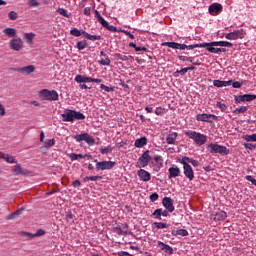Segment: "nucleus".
I'll return each instance as SVG.
<instances>
[{"label":"nucleus","instance_id":"13","mask_svg":"<svg viewBox=\"0 0 256 256\" xmlns=\"http://www.w3.org/2000/svg\"><path fill=\"white\" fill-rule=\"evenodd\" d=\"M184 175L189 179V181H193L195 179V173L193 172V168L188 163L184 162Z\"/></svg>","mask_w":256,"mask_h":256},{"label":"nucleus","instance_id":"38","mask_svg":"<svg viewBox=\"0 0 256 256\" xmlns=\"http://www.w3.org/2000/svg\"><path fill=\"white\" fill-rule=\"evenodd\" d=\"M8 17L11 21H17L18 17H19V14H17V12L15 11H11L9 14H8Z\"/></svg>","mask_w":256,"mask_h":256},{"label":"nucleus","instance_id":"51","mask_svg":"<svg viewBox=\"0 0 256 256\" xmlns=\"http://www.w3.org/2000/svg\"><path fill=\"white\" fill-rule=\"evenodd\" d=\"M154 161L157 165H163V158L161 156H155Z\"/></svg>","mask_w":256,"mask_h":256},{"label":"nucleus","instance_id":"10","mask_svg":"<svg viewBox=\"0 0 256 256\" xmlns=\"http://www.w3.org/2000/svg\"><path fill=\"white\" fill-rule=\"evenodd\" d=\"M197 47H205L207 49V51H209L210 53H215L216 45H213V42L189 45V49H196Z\"/></svg>","mask_w":256,"mask_h":256},{"label":"nucleus","instance_id":"56","mask_svg":"<svg viewBox=\"0 0 256 256\" xmlns=\"http://www.w3.org/2000/svg\"><path fill=\"white\" fill-rule=\"evenodd\" d=\"M106 29H108V31H111L112 33H117V27L115 26H111L108 24V26H106Z\"/></svg>","mask_w":256,"mask_h":256},{"label":"nucleus","instance_id":"8","mask_svg":"<svg viewBox=\"0 0 256 256\" xmlns=\"http://www.w3.org/2000/svg\"><path fill=\"white\" fill-rule=\"evenodd\" d=\"M151 161V156L149 155V151H146L142 154V156L138 159L137 165L138 167H147Z\"/></svg>","mask_w":256,"mask_h":256},{"label":"nucleus","instance_id":"59","mask_svg":"<svg viewBox=\"0 0 256 256\" xmlns=\"http://www.w3.org/2000/svg\"><path fill=\"white\" fill-rule=\"evenodd\" d=\"M226 51L225 48H214V53H225Z\"/></svg>","mask_w":256,"mask_h":256},{"label":"nucleus","instance_id":"36","mask_svg":"<svg viewBox=\"0 0 256 256\" xmlns=\"http://www.w3.org/2000/svg\"><path fill=\"white\" fill-rule=\"evenodd\" d=\"M24 37H25L27 43H33V39L35 38V34H33V33H26L24 35Z\"/></svg>","mask_w":256,"mask_h":256},{"label":"nucleus","instance_id":"34","mask_svg":"<svg viewBox=\"0 0 256 256\" xmlns=\"http://www.w3.org/2000/svg\"><path fill=\"white\" fill-rule=\"evenodd\" d=\"M70 33L74 37H81L83 35V31H81V30H79L77 28L72 29Z\"/></svg>","mask_w":256,"mask_h":256},{"label":"nucleus","instance_id":"42","mask_svg":"<svg viewBox=\"0 0 256 256\" xmlns=\"http://www.w3.org/2000/svg\"><path fill=\"white\" fill-rule=\"evenodd\" d=\"M87 47V41H80L77 43V49H79V51H83V49H85Z\"/></svg>","mask_w":256,"mask_h":256},{"label":"nucleus","instance_id":"33","mask_svg":"<svg viewBox=\"0 0 256 256\" xmlns=\"http://www.w3.org/2000/svg\"><path fill=\"white\" fill-rule=\"evenodd\" d=\"M44 143V149H49L50 147H53V145H55V139H46Z\"/></svg>","mask_w":256,"mask_h":256},{"label":"nucleus","instance_id":"44","mask_svg":"<svg viewBox=\"0 0 256 256\" xmlns=\"http://www.w3.org/2000/svg\"><path fill=\"white\" fill-rule=\"evenodd\" d=\"M176 235H180L181 237H187L189 235V232L185 229H179L176 231Z\"/></svg>","mask_w":256,"mask_h":256},{"label":"nucleus","instance_id":"30","mask_svg":"<svg viewBox=\"0 0 256 256\" xmlns=\"http://www.w3.org/2000/svg\"><path fill=\"white\" fill-rule=\"evenodd\" d=\"M82 34L84 35V37L86 39H89L90 41H100L101 36H97V35H90L89 33L82 31Z\"/></svg>","mask_w":256,"mask_h":256},{"label":"nucleus","instance_id":"46","mask_svg":"<svg viewBox=\"0 0 256 256\" xmlns=\"http://www.w3.org/2000/svg\"><path fill=\"white\" fill-rule=\"evenodd\" d=\"M100 89H102L103 91H106L107 93H109L111 91H115V88L109 87V86H105V84H101L100 85Z\"/></svg>","mask_w":256,"mask_h":256},{"label":"nucleus","instance_id":"55","mask_svg":"<svg viewBox=\"0 0 256 256\" xmlns=\"http://www.w3.org/2000/svg\"><path fill=\"white\" fill-rule=\"evenodd\" d=\"M157 199H159V194L157 193H153L151 196H150V200L155 203V201H157Z\"/></svg>","mask_w":256,"mask_h":256},{"label":"nucleus","instance_id":"62","mask_svg":"<svg viewBox=\"0 0 256 256\" xmlns=\"http://www.w3.org/2000/svg\"><path fill=\"white\" fill-rule=\"evenodd\" d=\"M84 15H87L88 17H89V15H91V8L90 7L84 8Z\"/></svg>","mask_w":256,"mask_h":256},{"label":"nucleus","instance_id":"57","mask_svg":"<svg viewBox=\"0 0 256 256\" xmlns=\"http://www.w3.org/2000/svg\"><path fill=\"white\" fill-rule=\"evenodd\" d=\"M241 101H245V97H243V95L235 96V103H241Z\"/></svg>","mask_w":256,"mask_h":256},{"label":"nucleus","instance_id":"2","mask_svg":"<svg viewBox=\"0 0 256 256\" xmlns=\"http://www.w3.org/2000/svg\"><path fill=\"white\" fill-rule=\"evenodd\" d=\"M38 96L42 101H57L59 94L55 90L43 89L38 93Z\"/></svg>","mask_w":256,"mask_h":256},{"label":"nucleus","instance_id":"32","mask_svg":"<svg viewBox=\"0 0 256 256\" xmlns=\"http://www.w3.org/2000/svg\"><path fill=\"white\" fill-rule=\"evenodd\" d=\"M12 171H14L15 175H23V173H25V171L23 170V168H21V165L19 164L14 166Z\"/></svg>","mask_w":256,"mask_h":256},{"label":"nucleus","instance_id":"17","mask_svg":"<svg viewBox=\"0 0 256 256\" xmlns=\"http://www.w3.org/2000/svg\"><path fill=\"white\" fill-rule=\"evenodd\" d=\"M197 121H212L211 119H217V116L213 115V114H198L196 116Z\"/></svg>","mask_w":256,"mask_h":256},{"label":"nucleus","instance_id":"41","mask_svg":"<svg viewBox=\"0 0 256 256\" xmlns=\"http://www.w3.org/2000/svg\"><path fill=\"white\" fill-rule=\"evenodd\" d=\"M98 179L101 180V179H103V177L102 176H87L84 178V181H98Z\"/></svg>","mask_w":256,"mask_h":256},{"label":"nucleus","instance_id":"48","mask_svg":"<svg viewBox=\"0 0 256 256\" xmlns=\"http://www.w3.org/2000/svg\"><path fill=\"white\" fill-rule=\"evenodd\" d=\"M29 7H39V1L37 0H28Z\"/></svg>","mask_w":256,"mask_h":256},{"label":"nucleus","instance_id":"24","mask_svg":"<svg viewBox=\"0 0 256 256\" xmlns=\"http://www.w3.org/2000/svg\"><path fill=\"white\" fill-rule=\"evenodd\" d=\"M175 139H177V132H170L166 138L168 145H175Z\"/></svg>","mask_w":256,"mask_h":256},{"label":"nucleus","instance_id":"9","mask_svg":"<svg viewBox=\"0 0 256 256\" xmlns=\"http://www.w3.org/2000/svg\"><path fill=\"white\" fill-rule=\"evenodd\" d=\"M115 167V162L111 161H102V162H97L96 164V169L98 171H105L106 169H113Z\"/></svg>","mask_w":256,"mask_h":256},{"label":"nucleus","instance_id":"20","mask_svg":"<svg viewBox=\"0 0 256 256\" xmlns=\"http://www.w3.org/2000/svg\"><path fill=\"white\" fill-rule=\"evenodd\" d=\"M114 233L117 235H126L127 234V225L116 226L113 228Z\"/></svg>","mask_w":256,"mask_h":256},{"label":"nucleus","instance_id":"47","mask_svg":"<svg viewBox=\"0 0 256 256\" xmlns=\"http://www.w3.org/2000/svg\"><path fill=\"white\" fill-rule=\"evenodd\" d=\"M98 63L100 65H106V66H109L111 65V60L109 58H106V59H101L98 61Z\"/></svg>","mask_w":256,"mask_h":256},{"label":"nucleus","instance_id":"27","mask_svg":"<svg viewBox=\"0 0 256 256\" xmlns=\"http://www.w3.org/2000/svg\"><path fill=\"white\" fill-rule=\"evenodd\" d=\"M114 57L120 61H130V59H133V56L121 53L114 54Z\"/></svg>","mask_w":256,"mask_h":256},{"label":"nucleus","instance_id":"5","mask_svg":"<svg viewBox=\"0 0 256 256\" xmlns=\"http://www.w3.org/2000/svg\"><path fill=\"white\" fill-rule=\"evenodd\" d=\"M74 139L78 141V143H81V141H85L88 145H95V138L91 136L89 133H83V134H78L74 136Z\"/></svg>","mask_w":256,"mask_h":256},{"label":"nucleus","instance_id":"1","mask_svg":"<svg viewBox=\"0 0 256 256\" xmlns=\"http://www.w3.org/2000/svg\"><path fill=\"white\" fill-rule=\"evenodd\" d=\"M185 135H187V137H189L190 139H193V141L196 143V145H205V143H207V136H205L204 134H201L199 132H195L192 130H188L185 132Z\"/></svg>","mask_w":256,"mask_h":256},{"label":"nucleus","instance_id":"50","mask_svg":"<svg viewBox=\"0 0 256 256\" xmlns=\"http://www.w3.org/2000/svg\"><path fill=\"white\" fill-rule=\"evenodd\" d=\"M244 147L246 149H250V151H253V149H256V144H252V143H245Z\"/></svg>","mask_w":256,"mask_h":256},{"label":"nucleus","instance_id":"21","mask_svg":"<svg viewBox=\"0 0 256 256\" xmlns=\"http://www.w3.org/2000/svg\"><path fill=\"white\" fill-rule=\"evenodd\" d=\"M231 83H233V80H229V81L214 80L213 81L214 87H227L231 85Z\"/></svg>","mask_w":256,"mask_h":256},{"label":"nucleus","instance_id":"54","mask_svg":"<svg viewBox=\"0 0 256 256\" xmlns=\"http://www.w3.org/2000/svg\"><path fill=\"white\" fill-rule=\"evenodd\" d=\"M217 107H219V109H221V111H227V105H225L221 102L217 103Z\"/></svg>","mask_w":256,"mask_h":256},{"label":"nucleus","instance_id":"11","mask_svg":"<svg viewBox=\"0 0 256 256\" xmlns=\"http://www.w3.org/2000/svg\"><path fill=\"white\" fill-rule=\"evenodd\" d=\"M162 45L166 47H170L171 49H180L181 51H185V49H189V46L186 44H179L177 42H164Z\"/></svg>","mask_w":256,"mask_h":256},{"label":"nucleus","instance_id":"60","mask_svg":"<svg viewBox=\"0 0 256 256\" xmlns=\"http://www.w3.org/2000/svg\"><path fill=\"white\" fill-rule=\"evenodd\" d=\"M6 111H5V106H3V104L0 103V115L1 117H3L5 115Z\"/></svg>","mask_w":256,"mask_h":256},{"label":"nucleus","instance_id":"18","mask_svg":"<svg viewBox=\"0 0 256 256\" xmlns=\"http://www.w3.org/2000/svg\"><path fill=\"white\" fill-rule=\"evenodd\" d=\"M138 177L141 181H151V174L143 169L138 170Z\"/></svg>","mask_w":256,"mask_h":256},{"label":"nucleus","instance_id":"63","mask_svg":"<svg viewBox=\"0 0 256 256\" xmlns=\"http://www.w3.org/2000/svg\"><path fill=\"white\" fill-rule=\"evenodd\" d=\"M73 187H81V181L79 180H75L74 182H72Z\"/></svg>","mask_w":256,"mask_h":256},{"label":"nucleus","instance_id":"37","mask_svg":"<svg viewBox=\"0 0 256 256\" xmlns=\"http://www.w3.org/2000/svg\"><path fill=\"white\" fill-rule=\"evenodd\" d=\"M244 101H255L256 95L255 94H244Z\"/></svg>","mask_w":256,"mask_h":256},{"label":"nucleus","instance_id":"35","mask_svg":"<svg viewBox=\"0 0 256 256\" xmlns=\"http://www.w3.org/2000/svg\"><path fill=\"white\" fill-rule=\"evenodd\" d=\"M247 111V106H242L240 108H236L233 113L234 115H239V113H246Z\"/></svg>","mask_w":256,"mask_h":256},{"label":"nucleus","instance_id":"29","mask_svg":"<svg viewBox=\"0 0 256 256\" xmlns=\"http://www.w3.org/2000/svg\"><path fill=\"white\" fill-rule=\"evenodd\" d=\"M212 45H216V47H233V43L227 41L212 42Z\"/></svg>","mask_w":256,"mask_h":256},{"label":"nucleus","instance_id":"39","mask_svg":"<svg viewBox=\"0 0 256 256\" xmlns=\"http://www.w3.org/2000/svg\"><path fill=\"white\" fill-rule=\"evenodd\" d=\"M4 161H6V163H17V159L15 158V156H11L9 154H7Z\"/></svg>","mask_w":256,"mask_h":256},{"label":"nucleus","instance_id":"26","mask_svg":"<svg viewBox=\"0 0 256 256\" xmlns=\"http://www.w3.org/2000/svg\"><path fill=\"white\" fill-rule=\"evenodd\" d=\"M169 179H173L175 177H179V174L181 173V170H179L178 167H171L169 168Z\"/></svg>","mask_w":256,"mask_h":256},{"label":"nucleus","instance_id":"52","mask_svg":"<svg viewBox=\"0 0 256 256\" xmlns=\"http://www.w3.org/2000/svg\"><path fill=\"white\" fill-rule=\"evenodd\" d=\"M245 179H246V181H251V182H252V185H255V187H256V179H254L253 176L247 175V176L245 177Z\"/></svg>","mask_w":256,"mask_h":256},{"label":"nucleus","instance_id":"3","mask_svg":"<svg viewBox=\"0 0 256 256\" xmlns=\"http://www.w3.org/2000/svg\"><path fill=\"white\" fill-rule=\"evenodd\" d=\"M83 119H85V115H83V113L77 112L75 110H66L65 121H83Z\"/></svg>","mask_w":256,"mask_h":256},{"label":"nucleus","instance_id":"16","mask_svg":"<svg viewBox=\"0 0 256 256\" xmlns=\"http://www.w3.org/2000/svg\"><path fill=\"white\" fill-rule=\"evenodd\" d=\"M22 237H29V239H35V237H43L45 235V231L43 229H39L36 233L22 232Z\"/></svg>","mask_w":256,"mask_h":256},{"label":"nucleus","instance_id":"19","mask_svg":"<svg viewBox=\"0 0 256 256\" xmlns=\"http://www.w3.org/2000/svg\"><path fill=\"white\" fill-rule=\"evenodd\" d=\"M158 247L162 251H165V253H168V255H173V253H174V250H173V248H171V246H169L161 241H158Z\"/></svg>","mask_w":256,"mask_h":256},{"label":"nucleus","instance_id":"49","mask_svg":"<svg viewBox=\"0 0 256 256\" xmlns=\"http://www.w3.org/2000/svg\"><path fill=\"white\" fill-rule=\"evenodd\" d=\"M245 141H256V134H252V135H246L244 137Z\"/></svg>","mask_w":256,"mask_h":256},{"label":"nucleus","instance_id":"12","mask_svg":"<svg viewBox=\"0 0 256 256\" xmlns=\"http://www.w3.org/2000/svg\"><path fill=\"white\" fill-rule=\"evenodd\" d=\"M162 205L169 211V213H173L175 211V206L173 205V199L169 197H164L162 200Z\"/></svg>","mask_w":256,"mask_h":256},{"label":"nucleus","instance_id":"40","mask_svg":"<svg viewBox=\"0 0 256 256\" xmlns=\"http://www.w3.org/2000/svg\"><path fill=\"white\" fill-rule=\"evenodd\" d=\"M161 213H163V210L161 208L159 209H156L154 212H153V217H155V219H159L161 220Z\"/></svg>","mask_w":256,"mask_h":256},{"label":"nucleus","instance_id":"14","mask_svg":"<svg viewBox=\"0 0 256 256\" xmlns=\"http://www.w3.org/2000/svg\"><path fill=\"white\" fill-rule=\"evenodd\" d=\"M223 11V6L219 3H213L209 6L210 15H219Z\"/></svg>","mask_w":256,"mask_h":256},{"label":"nucleus","instance_id":"45","mask_svg":"<svg viewBox=\"0 0 256 256\" xmlns=\"http://www.w3.org/2000/svg\"><path fill=\"white\" fill-rule=\"evenodd\" d=\"M113 151V147L108 146L106 148H103L100 150V153H102V155H107V153H111Z\"/></svg>","mask_w":256,"mask_h":256},{"label":"nucleus","instance_id":"64","mask_svg":"<svg viewBox=\"0 0 256 256\" xmlns=\"http://www.w3.org/2000/svg\"><path fill=\"white\" fill-rule=\"evenodd\" d=\"M69 157H70L71 161H77V159H78L77 154H75V153L70 154Z\"/></svg>","mask_w":256,"mask_h":256},{"label":"nucleus","instance_id":"25","mask_svg":"<svg viewBox=\"0 0 256 256\" xmlns=\"http://www.w3.org/2000/svg\"><path fill=\"white\" fill-rule=\"evenodd\" d=\"M2 32L6 34V37H13V39L17 37V30L14 28H5Z\"/></svg>","mask_w":256,"mask_h":256},{"label":"nucleus","instance_id":"15","mask_svg":"<svg viewBox=\"0 0 256 256\" xmlns=\"http://www.w3.org/2000/svg\"><path fill=\"white\" fill-rule=\"evenodd\" d=\"M16 71L22 75H31V73H35V66H24L22 68H17Z\"/></svg>","mask_w":256,"mask_h":256},{"label":"nucleus","instance_id":"23","mask_svg":"<svg viewBox=\"0 0 256 256\" xmlns=\"http://www.w3.org/2000/svg\"><path fill=\"white\" fill-rule=\"evenodd\" d=\"M95 17H96L97 21L102 25V27H104L105 29H106V27H108L109 23L107 21H105V19L103 17H101V14L97 10H95Z\"/></svg>","mask_w":256,"mask_h":256},{"label":"nucleus","instance_id":"31","mask_svg":"<svg viewBox=\"0 0 256 256\" xmlns=\"http://www.w3.org/2000/svg\"><path fill=\"white\" fill-rule=\"evenodd\" d=\"M145 145H147V138L146 137H142V138L137 139L135 141V147L141 148V147H145Z\"/></svg>","mask_w":256,"mask_h":256},{"label":"nucleus","instance_id":"28","mask_svg":"<svg viewBox=\"0 0 256 256\" xmlns=\"http://www.w3.org/2000/svg\"><path fill=\"white\" fill-rule=\"evenodd\" d=\"M224 219H227V212L220 211L214 215V221H224Z\"/></svg>","mask_w":256,"mask_h":256},{"label":"nucleus","instance_id":"4","mask_svg":"<svg viewBox=\"0 0 256 256\" xmlns=\"http://www.w3.org/2000/svg\"><path fill=\"white\" fill-rule=\"evenodd\" d=\"M208 151H210V153H219L220 155H229V149L219 144L208 145Z\"/></svg>","mask_w":256,"mask_h":256},{"label":"nucleus","instance_id":"7","mask_svg":"<svg viewBox=\"0 0 256 256\" xmlns=\"http://www.w3.org/2000/svg\"><path fill=\"white\" fill-rule=\"evenodd\" d=\"M225 37L230 41H237V39H243V37H245V30L240 29V30L230 32L226 34Z\"/></svg>","mask_w":256,"mask_h":256},{"label":"nucleus","instance_id":"61","mask_svg":"<svg viewBox=\"0 0 256 256\" xmlns=\"http://www.w3.org/2000/svg\"><path fill=\"white\" fill-rule=\"evenodd\" d=\"M232 87L234 89H241V83L240 82H233Z\"/></svg>","mask_w":256,"mask_h":256},{"label":"nucleus","instance_id":"58","mask_svg":"<svg viewBox=\"0 0 256 256\" xmlns=\"http://www.w3.org/2000/svg\"><path fill=\"white\" fill-rule=\"evenodd\" d=\"M193 160V158H188V157H184L181 161V163L185 166V163H191V161Z\"/></svg>","mask_w":256,"mask_h":256},{"label":"nucleus","instance_id":"6","mask_svg":"<svg viewBox=\"0 0 256 256\" xmlns=\"http://www.w3.org/2000/svg\"><path fill=\"white\" fill-rule=\"evenodd\" d=\"M8 45L12 51H21L23 49V40L16 36L9 41Z\"/></svg>","mask_w":256,"mask_h":256},{"label":"nucleus","instance_id":"53","mask_svg":"<svg viewBox=\"0 0 256 256\" xmlns=\"http://www.w3.org/2000/svg\"><path fill=\"white\" fill-rule=\"evenodd\" d=\"M155 113L156 115H163L165 113V108L157 107Z\"/></svg>","mask_w":256,"mask_h":256},{"label":"nucleus","instance_id":"22","mask_svg":"<svg viewBox=\"0 0 256 256\" xmlns=\"http://www.w3.org/2000/svg\"><path fill=\"white\" fill-rule=\"evenodd\" d=\"M91 81H92L91 77H87V76H83V75H77L75 77L76 83H91Z\"/></svg>","mask_w":256,"mask_h":256},{"label":"nucleus","instance_id":"43","mask_svg":"<svg viewBox=\"0 0 256 256\" xmlns=\"http://www.w3.org/2000/svg\"><path fill=\"white\" fill-rule=\"evenodd\" d=\"M154 225L157 229H167L168 227L167 223L163 222H155Z\"/></svg>","mask_w":256,"mask_h":256}]
</instances>
